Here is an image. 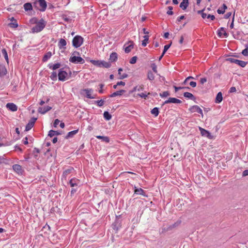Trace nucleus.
<instances>
[{"label": "nucleus", "instance_id": "412c9836", "mask_svg": "<svg viewBox=\"0 0 248 248\" xmlns=\"http://www.w3.org/2000/svg\"><path fill=\"white\" fill-rule=\"evenodd\" d=\"M51 109V108L49 106H46L45 107H40L38 108V111L39 113L41 114H45L49 110Z\"/></svg>", "mask_w": 248, "mask_h": 248}, {"label": "nucleus", "instance_id": "864d4df0", "mask_svg": "<svg viewBox=\"0 0 248 248\" xmlns=\"http://www.w3.org/2000/svg\"><path fill=\"white\" fill-rule=\"evenodd\" d=\"M242 54L245 56H248V46L242 50Z\"/></svg>", "mask_w": 248, "mask_h": 248}, {"label": "nucleus", "instance_id": "ea45409f", "mask_svg": "<svg viewBox=\"0 0 248 248\" xmlns=\"http://www.w3.org/2000/svg\"><path fill=\"white\" fill-rule=\"evenodd\" d=\"M151 112L153 115L156 117L159 114V108L157 107H155L151 110Z\"/></svg>", "mask_w": 248, "mask_h": 248}, {"label": "nucleus", "instance_id": "49530a36", "mask_svg": "<svg viewBox=\"0 0 248 248\" xmlns=\"http://www.w3.org/2000/svg\"><path fill=\"white\" fill-rule=\"evenodd\" d=\"M170 95L169 91H165L162 93H160L159 95L162 98L166 97Z\"/></svg>", "mask_w": 248, "mask_h": 248}, {"label": "nucleus", "instance_id": "e2e57ef3", "mask_svg": "<svg viewBox=\"0 0 248 248\" xmlns=\"http://www.w3.org/2000/svg\"><path fill=\"white\" fill-rule=\"evenodd\" d=\"M206 81H207V79L206 78H201L200 79V83L202 84H203Z\"/></svg>", "mask_w": 248, "mask_h": 248}, {"label": "nucleus", "instance_id": "cd10ccee", "mask_svg": "<svg viewBox=\"0 0 248 248\" xmlns=\"http://www.w3.org/2000/svg\"><path fill=\"white\" fill-rule=\"evenodd\" d=\"M117 58H118V55H117V53H116V52H112L110 55L109 60L111 62H114L116 61L117 60Z\"/></svg>", "mask_w": 248, "mask_h": 248}, {"label": "nucleus", "instance_id": "393cba45", "mask_svg": "<svg viewBox=\"0 0 248 248\" xmlns=\"http://www.w3.org/2000/svg\"><path fill=\"white\" fill-rule=\"evenodd\" d=\"M144 89V88L143 87V85H140V86H136L134 87L132 90L130 91L129 93H132L136 91H143Z\"/></svg>", "mask_w": 248, "mask_h": 248}, {"label": "nucleus", "instance_id": "7ed1b4c3", "mask_svg": "<svg viewBox=\"0 0 248 248\" xmlns=\"http://www.w3.org/2000/svg\"><path fill=\"white\" fill-rule=\"evenodd\" d=\"M46 26L45 20L41 19L39 22H37L36 25L32 28L31 32L32 33L39 32L42 31Z\"/></svg>", "mask_w": 248, "mask_h": 248}, {"label": "nucleus", "instance_id": "f704fd0d", "mask_svg": "<svg viewBox=\"0 0 248 248\" xmlns=\"http://www.w3.org/2000/svg\"><path fill=\"white\" fill-rule=\"evenodd\" d=\"M227 8V6L225 4H223L221 9H218L217 12L218 14H223L225 13V10Z\"/></svg>", "mask_w": 248, "mask_h": 248}, {"label": "nucleus", "instance_id": "9b49d317", "mask_svg": "<svg viewBox=\"0 0 248 248\" xmlns=\"http://www.w3.org/2000/svg\"><path fill=\"white\" fill-rule=\"evenodd\" d=\"M199 129L200 131L201 134L202 136L206 137L209 139H212L213 136L209 131L205 130L201 127H199Z\"/></svg>", "mask_w": 248, "mask_h": 248}, {"label": "nucleus", "instance_id": "f8f14e48", "mask_svg": "<svg viewBox=\"0 0 248 248\" xmlns=\"http://www.w3.org/2000/svg\"><path fill=\"white\" fill-rule=\"evenodd\" d=\"M134 43L133 41H129L127 44H124V47L126 53H129L131 49L133 48Z\"/></svg>", "mask_w": 248, "mask_h": 248}, {"label": "nucleus", "instance_id": "de8ad7c7", "mask_svg": "<svg viewBox=\"0 0 248 248\" xmlns=\"http://www.w3.org/2000/svg\"><path fill=\"white\" fill-rule=\"evenodd\" d=\"M2 53L5 59L6 60L7 63H8V62H9L8 57V54H7V51L5 49H2Z\"/></svg>", "mask_w": 248, "mask_h": 248}, {"label": "nucleus", "instance_id": "1a4fd4ad", "mask_svg": "<svg viewBox=\"0 0 248 248\" xmlns=\"http://www.w3.org/2000/svg\"><path fill=\"white\" fill-rule=\"evenodd\" d=\"M227 60L228 61L231 62V63H234L237 64V65L240 66L242 67H245L247 64V62H246L237 60V59H235L232 58H228L227 59Z\"/></svg>", "mask_w": 248, "mask_h": 248}, {"label": "nucleus", "instance_id": "09e8293b", "mask_svg": "<svg viewBox=\"0 0 248 248\" xmlns=\"http://www.w3.org/2000/svg\"><path fill=\"white\" fill-rule=\"evenodd\" d=\"M151 67L152 69L153 72L155 74L157 73V66L155 63H153L151 65Z\"/></svg>", "mask_w": 248, "mask_h": 248}, {"label": "nucleus", "instance_id": "6e6d98bb", "mask_svg": "<svg viewBox=\"0 0 248 248\" xmlns=\"http://www.w3.org/2000/svg\"><path fill=\"white\" fill-rule=\"evenodd\" d=\"M169 10L167 11V14L169 15H172L173 12H172L173 7L172 6L168 7Z\"/></svg>", "mask_w": 248, "mask_h": 248}, {"label": "nucleus", "instance_id": "4468645a", "mask_svg": "<svg viewBox=\"0 0 248 248\" xmlns=\"http://www.w3.org/2000/svg\"><path fill=\"white\" fill-rule=\"evenodd\" d=\"M181 221L180 220L177 221V222H175L174 224L169 225L167 228H164L162 229V232L171 230L172 229L179 226L181 224Z\"/></svg>", "mask_w": 248, "mask_h": 248}, {"label": "nucleus", "instance_id": "a878e982", "mask_svg": "<svg viewBox=\"0 0 248 248\" xmlns=\"http://www.w3.org/2000/svg\"><path fill=\"white\" fill-rule=\"evenodd\" d=\"M61 134V132L60 131L50 130L49 131L48 136L50 138H52L53 136H57Z\"/></svg>", "mask_w": 248, "mask_h": 248}, {"label": "nucleus", "instance_id": "c85d7f7f", "mask_svg": "<svg viewBox=\"0 0 248 248\" xmlns=\"http://www.w3.org/2000/svg\"><path fill=\"white\" fill-rule=\"evenodd\" d=\"M223 99L222 94L221 92H219L217 93L216 97V103H220Z\"/></svg>", "mask_w": 248, "mask_h": 248}, {"label": "nucleus", "instance_id": "9d476101", "mask_svg": "<svg viewBox=\"0 0 248 248\" xmlns=\"http://www.w3.org/2000/svg\"><path fill=\"white\" fill-rule=\"evenodd\" d=\"M188 110L191 113L197 112L198 113L202 115V117H203V116L202 109L197 105H194L190 107L189 108Z\"/></svg>", "mask_w": 248, "mask_h": 248}, {"label": "nucleus", "instance_id": "79ce46f5", "mask_svg": "<svg viewBox=\"0 0 248 248\" xmlns=\"http://www.w3.org/2000/svg\"><path fill=\"white\" fill-rule=\"evenodd\" d=\"M90 62L94 65L101 67V61L92 60L90 61Z\"/></svg>", "mask_w": 248, "mask_h": 248}, {"label": "nucleus", "instance_id": "603ef678", "mask_svg": "<svg viewBox=\"0 0 248 248\" xmlns=\"http://www.w3.org/2000/svg\"><path fill=\"white\" fill-rule=\"evenodd\" d=\"M150 94V93H148L147 94L145 93H142L138 94V95L141 98H143L144 99H146V97H147L148 94Z\"/></svg>", "mask_w": 248, "mask_h": 248}, {"label": "nucleus", "instance_id": "0eeeda50", "mask_svg": "<svg viewBox=\"0 0 248 248\" xmlns=\"http://www.w3.org/2000/svg\"><path fill=\"white\" fill-rule=\"evenodd\" d=\"M83 42V38L81 36H75L72 40V45L75 48L80 47Z\"/></svg>", "mask_w": 248, "mask_h": 248}, {"label": "nucleus", "instance_id": "72a5a7b5", "mask_svg": "<svg viewBox=\"0 0 248 248\" xmlns=\"http://www.w3.org/2000/svg\"><path fill=\"white\" fill-rule=\"evenodd\" d=\"M149 36L148 35H145L143 36V40L142 41V46L144 47L146 46H147V44L148 43Z\"/></svg>", "mask_w": 248, "mask_h": 248}, {"label": "nucleus", "instance_id": "39448f33", "mask_svg": "<svg viewBox=\"0 0 248 248\" xmlns=\"http://www.w3.org/2000/svg\"><path fill=\"white\" fill-rule=\"evenodd\" d=\"M68 184L70 185L71 187H73L71 192V194H74L76 192L78 187L80 185V181L76 178H73L70 179Z\"/></svg>", "mask_w": 248, "mask_h": 248}, {"label": "nucleus", "instance_id": "a19ab883", "mask_svg": "<svg viewBox=\"0 0 248 248\" xmlns=\"http://www.w3.org/2000/svg\"><path fill=\"white\" fill-rule=\"evenodd\" d=\"M105 103L104 99H101L100 100H96L94 101V104H96L98 107H102Z\"/></svg>", "mask_w": 248, "mask_h": 248}, {"label": "nucleus", "instance_id": "774afa93", "mask_svg": "<svg viewBox=\"0 0 248 248\" xmlns=\"http://www.w3.org/2000/svg\"><path fill=\"white\" fill-rule=\"evenodd\" d=\"M243 176H246L248 175V170H245L242 173Z\"/></svg>", "mask_w": 248, "mask_h": 248}, {"label": "nucleus", "instance_id": "f03ea898", "mask_svg": "<svg viewBox=\"0 0 248 248\" xmlns=\"http://www.w3.org/2000/svg\"><path fill=\"white\" fill-rule=\"evenodd\" d=\"M33 6L35 8L40 11H45L47 4L45 0H38L33 2Z\"/></svg>", "mask_w": 248, "mask_h": 248}, {"label": "nucleus", "instance_id": "473e14b6", "mask_svg": "<svg viewBox=\"0 0 248 248\" xmlns=\"http://www.w3.org/2000/svg\"><path fill=\"white\" fill-rule=\"evenodd\" d=\"M52 56V53L51 52H47L45 54L43 58V61L44 62H46Z\"/></svg>", "mask_w": 248, "mask_h": 248}, {"label": "nucleus", "instance_id": "6e6552de", "mask_svg": "<svg viewBox=\"0 0 248 248\" xmlns=\"http://www.w3.org/2000/svg\"><path fill=\"white\" fill-rule=\"evenodd\" d=\"M93 89L91 88L84 89L81 91V94L85 95L88 98L94 99L95 98V95H93Z\"/></svg>", "mask_w": 248, "mask_h": 248}, {"label": "nucleus", "instance_id": "e433bc0d", "mask_svg": "<svg viewBox=\"0 0 248 248\" xmlns=\"http://www.w3.org/2000/svg\"><path fill=\"white\" fill-rule=\"evenodd\" d=\"M74 171V168L72 167H69L67 169L65 170L63 172V176H65L67 175L68 174H69Z\"/></svg>", "mask_w": 248, "mask_h": 248}, {"label": "nucleus", "instance_id": "2eb2a0df", "mask_svg": "<svg viewBox=\"0 0 248 248\" xmlns=\"http://www.w3.org/2000/svg\"><path fill=\"white\" fill-rule=\"evenodd\" d=\"M13 169L18 174H22L23 170L22 167L18 164H15L13 166Z\"/></svg>", "mask_w": 248, "mask_h": 248}, {"label": "nucleus", "instance_id": "f257e3e1", "mask_svg": "<svg viewBox=\"0 0 248 248\" xmlns=\"http://www.w3.org/2000/svg\"><path fill=\"white\" fill-rule=\"evenodd\" d=\"M79 55L78 52L74 51L69 59L70 62L75 64H83L85 60Z\"/></svg>", "mask_w": 248, "mask_h": 248}, {"label": "nucleus", "instance_id": "2f4dec72", "mask_svg": "<svg viewBox=\"0 0 248 248\" xmlns=\"http://www.w3.org/2000/svg\"><path fill=\"white\" fill-rule=\"evenodd\" d=\"M123 71V69L121 68H120L119 69H118V74L120 76V78H119L121 79H124L125 78H127L128 77V75L127 74H121V72Z\"/></svg>", "mask_w": 248, "mask_h": 248}, {"label": "nucleus", "instance_id": "bb28decb", "mask_svg": "<svg viewBox=\"0 0 248 248\" xmlns=\"http://www.w3.org/2000/svg\"><path fill=\"white\" fill-rule=\"evenodd\" d=\"M96 138L98 139L101 140L102 141L106 143H108L110 141L109 137L107 136H96Z\"/></svg>", "mask_w": 248, "mask_h": 248}, {"label": "nucleus", "instance_id": "c9c22d12", "mask_svg": "<svg viewBox=\"0 0 248 248\" xmlns=\"http://www.w3.org/2000/svg\"><path fill=\"white\" fill-rule=\"evenodd\" d=\"M24 8L26 11L31 10L32 9V6L31 3L27 2L24 4Z\"/></svg>", "mask_w": 248, "mask_h": 248}, {"label": "nucleus", "instance_id": "c03bdc74", "mask_svg": "<svg viewBox=\"0 0 248 248\" xmlns=\"http://www.w3.org/2000/svg\"><path fill=\"white\" fill-rule=\"evenodd\" d=\"M170 98L171 103L180 104L182 103L181 100H180V99H177L176 98H173V97H170Z\"/></svg>", "mask_w": 248, "mask_h": 248}, {"label": "nucleus", "instance_id": "37998d69", "mask_svg": "<svg viewBox=\"0 0 248 248\" xmlns=\"http://www.w3.org/2000/svg\"><path fill=\"white\" fill-rule=\"evenodd\" d=\"M175 92H177L180 90L184 89V90H189L190 88L189 87H186V86H183V87H176L175 86H173Z\"/></svg>", "mask_w": 248, "mask_h": 248}, {"label": "nucleus", "instance_id": "4be33fe9", "mask_svg": "<svg viewBox=\"0 0 248 248\" xmlns=\"http://www.w3.org/2000/svg\"><path fill=\"white\" fill-rule=\"evenodd\" d=\"M125 92V91L124 90H121L120 91H116V92H114L113 93H111L110 95H109V97H114L116 96H121Z\"/></svg>", "mask_w": 248, "mask_h": 248}, {"label": "nucleus", "instance_id": "680f3d73", "mask_svg": "<svg viewBox=\"0 0 248 248\" xmlns=\"http://www.w3.org/2000/svg\"><path fill=\"white\" fill-rule=\"evenodd\" d=\"M185 16H184V15L181 16H179L177 18V22H180L181 21V20L185 19Z\"/></svg>", "mask_w": 248, "mask_h": 248}, {"label": "nucleus", "instance_id": "13d9d810", "mask_svg": "<svg viewBox=\"0 0 248 248\" xmlns=\"http://www.w3.org/2000/svg\"><path fill=\"white\" fill-rule=\"evenodd\" d=\"M100 87V89L98 90V92L99 93L103 94L104 93V90H103V88L104 86V84H100L99 85Z\"/></svg>", "mask_w": 248, "mask_h": 248}, {"label": "nucleus", "instance_id": "4c0bfd02", "mask_svg": "<svg viewBox=\"0 0 248 248\" xmlns=\"http://www.w3.org/2000/svg\"><path fill=\"white\" fill-rule=\"evenodd\" d=\"M6 68L2 65L0 64V76L6 75Z\"/></svg>", "mask_w": 248, "mask_h": 248}, {"label": "nucleus", "instance_id": "7c9ffc66", "mask_svg": "<svg viewBox=\"0 0 248 248\" xmlns=\"http://www.w3.org/2000/svg\"><path fill=\"white\" fill-rule=\"evenodd\" d=\"M111 66L110 62L101 61V67L109 68Z\"/></svg>", "mask_w": 248, "mask_h": 248}, {"label": "nucleus", "instance_id": "338daca9", "mask_svg": "<svg viewBox=\"0 0 248 248\" xmlns=\"http://www.w3.org/2000/svg\"><path fill=\"white\" fill-rule=\"evenodd\" d=\"M11 24L12 27L16 28L18 27V24L16 21L14 23H12Z\"/></svg>", "mask_w": 248, "mask_h": 248}, {"label": "nucleus", "instance_id": "58836bf2", "mask_svg": "<svg viewBox=\"0 0 248 248\" xmlns=\"http://www.w3.org/2000/svg\"><path fill=\"white\" fill-rule=\"evenodd\" d=\"M103 116L104 119L107 121L110 120L112 117L111 115L109 114V113L108 111H105L104 112Z\"/></svg>", "mask_w": 248, "mask_h": 248}, {"label": "nucleus", "instance_id": "4d7b16f0", "mask_svg": "<svg viewBox=\"0 0 248 248\" xmlns=\"http://www.w3.org/2000/svg\"><path fill=\"white\" fill-rule=\"evenodd\" d=\"M137 60V56H134L130 60V63L131 64H134L136 62Z\"/></svg>", "mask_w": 248, "mask_h": 248}, {"label": "nucleus", "instance_id": "b1692460", "mask_svg": "<svg viewBox=\"0 0 248 248\" xmlns=\"http://www.w3.org/2000/svg\"><path fill=\"white\" fill-rule=\"evenodd\" d=\"M184 96L195 101L196 97L190 93L185 92L184 93Z\"/></svg>", "mask_w": 248, "mask_h": 248}, {"label": "nucleus", "instance_id": "3c124183", "mask_svg": "<svg viewBox=\"0 0 248 248\" xmlns=\"http://www.w3.org/2000/svg\"><path fill=\"white\" fill-rule=\"evenodd\" d=\"M203 10H204L198 11V13L201 14L202 17L203 18H205L207 17V16L206 14L203 13Z\"/></svg>", "mask_w": 248, "mask_h": 248}, {"label": "nucleus", "instance_id": "5701e85b", "mask_svg": "<svg viewBox=\"0 0 248 248\" xmlns=\"http://www.w3.org/2000/svg\"><path fill=\"white\" fill-rule=\"evenodd\" d=\"M147 79L150 81H152L155 79V76L152 72L151 70H149L147 74Z\"/></svg>", "mask_w": 248, "mask_h": 248}, {"label": "nucleus", "instance_id": "6ab92c4d", "mask_svg": "<svg viewBox=\"0 0 248 248\" xmlns=\"http://www.w3.org/2000/svg\"><path fill=\"white\" fill-rule=\"evenodd\" d=\"M189 4L188 0H183L180 4V7L183 10H185Z\"/></svg>", "mask_w": 248, "mask_h": 248}, {"label": "nucleus", "instance_id": "aec40b11", "mask_svg": "<svg viewBox=\"0 0 248 248\" xmlns=\"http://www.w3.org/2000/svg\"><path fill=\"white\" fill-rule=\"evenodd\" d=\"M78 130L77 129L68 132L66 136L65 137V139H69L73 138L76 134L78 133Z\"/></svg>", "mask_w": 248, "mask_h": 248}, {"label": "nucleus", "instance_id": "20e7f679", "mask_svg": "<svg viewBox=\"0 0 248 248\" xmlns=\"http://www.w3.org/2000/svg\"><path fill=\"white\" fill-rule=\"evenodd\" d=\"M75 17V14L72 12L65 11L63 14V20L68 23H71Z\"/></svg>", "mask_w": 248, "mask_h": 248}, {"label": "nucleus", "instance_id": "052dcab7", "mask_svg": "<svg viewBox=\"0 0 248 248\" xmlns=\"http://www.w3.org/2000/svg\"><path fill=\"white\" fill-rule=\"evenodd\" d=\"M189 85L193 87V88H194L197 85V83L195 81H190L189 83Z\"/></svg>", "mask_w": 248, "mask_h": 248}, {"label": "nucleus", "instance_id": "dca6fc26", "mask_svg": "<svg viewBox=\"0 0 248 248\" xmlns=\"http://www.w3.org/2000/svg\"><path fill=\"white\" fill-rule=\"evenodd\" d=\"M6 108L12 111H16L17 109V107L14 103H8L6 105Z\"/></svg>", "mask_w": 248, "mask_h": 248}, {"label": "nucleus", "instance_id": "bf43d9fd", "mask_svg": "<svg viewBox=\"0 0 248 248\" xmlns=\"http://www.w3.org/2000/svg\"><path fill=\"white\" fill-rule=\"evenodd\" d=\"M59 79L62 80V69H60L58 73Z\"/></svg>", "mask_w": 248, "mask_h": 248}, {"label": "nucleus", "instance_id": "8fccbe9b", "mask_svg": "<svg viewBox=\"0 0 248 248\" xmlns=\"http://www.w3.org/2000/svg\"><path fill=\"white\" fill-rule=\"evenodd\" d=\"M57 73L56 72L53 71L50 76V78H51V79L55 80L57 79Z\"/></svg>", "mask_w": 248, "mask_h": 248}, {"label": "nucleus", "instance_id": "ddd939ff", "mask_svg": "<svg viewBox=\"0 0 248 248\" xmlns=\"http://www.w3.org/2000/svg\"><path fill=\"white\" fill-rule=\"evenodd\" d=\"M37 118H32L30 120L28 124L26 125L25 130L26 131H29L30 129H31V128L33 126L34 123L35 121H36Z\"/></svg>", "mask_w": 248, "mask_h": 248}, {"label": "nucleus", "instance_id": "423d86ee", "mask_svg": "<svg viewBox=\"0 0 248 248\" xmlns=\"http://www.w3.org/2000/svg\"><path fill=\"white\" fill-rule=\"evenodd\" d=\"M75 75V72H74L72 73L69 68H63V81L71 79L72 78L74 77Z\"/></svg>", "mask_w": 248, "mask_h": 248}, {"label": "nucleus", "instance_id": "5fc2aeb1", "mask_svg": "<svg viewBox=\"0 0 248 248\" xmlns=\"http://www.w3.org/2000/svg\"><path fill=\"white\" fill-rule=\"evenodd\" d=\"M171 42L170 44H168V45H166L164 46V49H163V52H164V54H165V53L166 52V51L168 50V49L170 47V46H171Z\"/></svg>", "mask_w": 248, "mask_h": 248}, {"label": "nucleus", "instance_id": "0e129e2a", "mask_svg": "<svg viewBox=\"0 0 248 248\" xmlns=\"http://www.w3.org/2000/svg\"><path fill=\"white\" fill-rule=\"evenodd\" d=\"M231 15H232V13H231V12H228V13H227L225 15V16H224V18H225V19H228V18H229L231 16Z\"/></svg>", "mask_w": 248, "mask_h": 248}, {"label": "nucleus", "instance_id": "f3484780", "mask_svg": "<svg viewBox=\"0 0 248 248\" xmlns=\"http://www.w3.org/2000/svg\"><path fill=\"white\" fill-rule=\"evenodd\" d=\"M134 192L135 194L137 195H140L143 196L144 197H147V195L145 194V191L141 188H138L135 186Z\"/></svg>", "mask_w": 248, "mask_h": 248}, {"label": "nucleus", "instance_id": "a18cd8bd", "mask_svg": "<svg viewBox=\"0 0 248 248\" xmlns=\"http://www.w3.org/2000/svg\"><path fill=\"white\" fill-rule=\"evenodd\" d=\"M59 124V125L61 127H62V122H60V121L58 119H56L53 123V126L54 127H57V125Z\"/></svg>", "mask_w": 248, "mask_h": 248}, {"label": "nucleus", "instance_id": "a211bd4d", "mask_svg": "<svg viewBox=\"0 0 248 248\" xmlns=\"http://www.w3.org/2000/svg\"><path fill=\"white\" fill-rule=\"evenodd\" d=\"M223 34L224 35L225 37H227L228 36V33L226 32L225 30V28L223 27H221L218 30L217 35L218 36L221 37Z\"/></svg>", "mask_w": 248, "mask_h": 248}, {"label": "nucleus", "instance_id": "c756f323", "mask_svg": "<svg viewBox=\"0 0 248 248\" xmlns=\"http://www.w3.org/2000/svg\"><path fill=\"white\" fill-rule=\"evenodd\" d=\"M60 66H61V64L60 63H57L54 65H52V64L49 63L48 65V67H49V68L53 70H56V69L59 68L60 67Z\"/></svg>", "mask_w": 248, "mask_h": 248}, {"label": "nucleus", "instance_id": "69168bd1", "mask_svg": "<svg viewBox=\"0 0 248 248\" xmlns=\"http://www.w3.org/2000/svg\"><path fill=\"white\" fill-rule=\"evenodd\" d=\"M207 18H210L211 20H214L215 19V17L214 15H208L207 16Z\"/></svg>", "mask_w": 248, "mask_h": 248}]
</instances>
